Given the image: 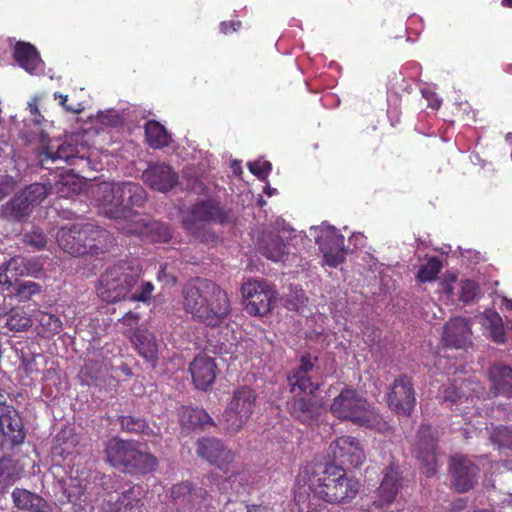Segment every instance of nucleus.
I'll use <instances>...</instances> for the list:
<instances>
[{
  "label": "nucleus",
  "instance_id": "nucleus-1",
  "mask_svg": "<svg viewBox=\"0 0 512 512\" xmlns=\"http://www.w3.org/2000/svg\"><path fill=\"white\" fill-rule=\"evenodd\" d=\"M94 199L101 213L115 220L132 221L147 201V193L132 181L102 182L93 190Z\"/></svg>",
  "mask_w": 512,
  "mask_h": 512
},
{
  "label": "nucleus",
  "instance_id": "nucleus-2",
  "mask_svg": "<svg viewBox=\"0 0 512 512\" xmlns=\"http://www.w3.org/2000/svg\"><path fill=\"white\" fill-rule=\"evenodd\" d=\"M184 308L194 320H223L230 312L227 293L215 282L206 278H194L183 288Z\"/></svg>",
  "mask_w": 512,
  "mask_h": 512
},
{
  "label": "nucleus",
  "instance_id": "nucleus-3",
  "mask_svg": "<svg viewBox=\"0 0 512 512\" xmlns=\"http://www.w3.org/2000/svg\"><path fill=\"white\" fill-rule=\"evenodd\" d=\"M308 498L327 503H342L352 499L358 492V482L348 478L343 467L335 462L318 464L313 469L308 484Z\"/></svg>",
  "mask_w": 512,
  "mask_h": 512
},
{
  "label": "nucleus",
  "instance_id": "nucleus-4",
  "mask_svg": "<svg viewBox=\"0 0 512 512\" xmlns=\"http://www.w3.org/2000/svg\"><path fill=\"white\" fill-rule=\"evenodd\" d=\"M57 242L64 252L75 257L98 255L108 250L112 244V235L92 223H74L59 229Z\"/></svg>",
  "mask_w": 512,
  "mask_h": 512
},
{
  "label": "nucleus",
  "instance_id": "nucleus-5",
  "mask_svg": "<svg viewBox=\"0 0 512 512\" xmlns=\"http://www.w3.org/2000/svg\"><path fill=\"white\" fill-rule=\"evenodd\" d=\"M107 461L130 474H147L158 466L157 458L147 452L144 444L134 440L111 438L105 443Z\"/></svg>",
  "mask_w": 512,
  "mask_h": 512
},
{
  "label": "nucleus",
  "instance_id": "nucleus-6",
  "mask_svg": "<svg viewBox=\"0 0 512 512\" xmlns=\"http://www.w3.org/2000/svg\"><path fill=\"white\" fill-rule=\"evenodd\" d=\"M141 273L142 268L136 260L117 262L101 275L97 295L111 303L124 300L138 284Z\"/></svg>",
  "mask_w": 512,
  "mask_h": 512
},
{
  "label": "nucleus",
  "instance_id": "nucleus-7",
  "mask_svg": "<svg viewBox=\"0 0 512 512\" xmlns=\"http://www.w3.org/2000/svg\"><path fill=\"white\" fill-rule=\"evenodd\" d=\"M330 409L337 418L349 420L359 426L380 430L385 425L383 418L366 398L353 388L342 389L334 398Z\"/></svg>",
  "mask_w": 512,
  "mask_h": 512
},
{
  "label": "nucleus",
  "instance_id": "nucleus-8",
  "mask_svg": "<svg viewBox=\"0 0 512 512\" xmlns=\"http://www.w3.org/2000/svg\"><path fill=\"white\" fill-rule=\"evenodd\" d=\"M212 476H205L200 483L183 481L173 485L171 497L183 512H215L216 500L208 489Z\"/></svg>",
  "mask_w": 512,
  "mask_h": 512
},
{
  "label": "nucleus",
  "instance_id": "nucleus-9",
  "mask_svg": "<svg viewBox=\"0 0 512 512\" xmlns=\"http://www.w3.org/2000/svg\"><path fill=\"white\" fill-rule=\"evenodd\" d=\"M246 312L254 317H264L272 309L277 292L266 280H249L241 287Z\"/></svg>",
  "mask_w": 512,
  "mask_h": 512
},
{
  "label": "nucleus",
  "instance_id": "nucleus-10",
  "mask_svg": "<svg viewBox=\"0 0 512 512\" xmlns=\"http://www.w3.org/2000/svg\"><path fill=\"white\" fill-rule=\"evenodd\" d=\"M437 432L429 425H421L416 433L412 453L425 469L427 477L436 472Z\"/></svg>",
  "mask_w": 512,
  "mask_h": 512
},
{
  "label": "nucleus",
  "instance_id": "nucleus-11",
  "mask_svg": "<svg viewBox=\"0 0 512 512\" xmlns=\"http://www.w3.org/2000/svg\"><path fill=\"white\" fill-rule=\"evenodd\" d=\"M228 220V213L214 199H207L195 203L191 208V217L183 221L185 229L196 238H201L200 223H224Z\"/></svg>",
  "mask_w": 512,
  "mask_h": 512
},
{
  "label": "nucleus",
  "instance_id": "nucleus-12",
  "mask_svg": "<svg viewBox=\"0 0 512 512\" xmlns=\"http://www.w3.org/2000/svg\"><path fill=\"white\" fill-rule=\"evenodd\" d=\"M389 408L400 416L409 417L416 405L412 378L402 374L390 386L387 398Z\"/></svg>",
  "mask_w": 512,
  "mask_h": 512
},
{
  "label": "nucleus",
  "instance_id": "nucleus-13",
  "mask_svg": "<svg viewBox=\"0 0 512 512\" xmlns=\"http://www.w3.org/2000/svg\"><path fill=\"white\" fill-rule=\"evenodd\" d=\"M448 467L452 486L458 493H466L478 483L480 468L467 456H451Z\"/></svg>",
  "mask_w": 512,
  "mask_h": 512
},
{
  "label": "nucleus",
  "instance_id": "nucleus-14",
  "mask_svg": "<svg viewBox=\"0 0 512 512\" xmlns=\"http://www.w3.org/2000/svg\"><path fill=\"white\" fill-rule=\"evenodd\" d=\"M316 242L323 253V261L326 265L336 268L345 261V238L336 228L322 229Z\"/></svg>",
  "mask_w": 512,
  "mask_h": 512
},
{
  "label": "nucleus",
  "instance_id": "nucleus-15",
  "mask_svg": "<svg viewBox=\"0 0 512 512\" xmlns=\"http://www.w3.org/2000/svg\"><path fill=\"white\" fill-rule=\"evenodd\" d=\"M197 455L228 473L234 460V453L215 437H202L196 443Z\"/></svg>",
  "mask_w": 512,
  "mask_h": 512
},
{
  "label": "nucleus",
  "instance_id": "nucleus-16",
  "mask_svg": "<svg viewBox=\"0 0 512 512\" xmlns=\"http://www.w3.org/2000/svg\"><path fill=\"white\" fill-rule=\"evenodd\" d=\"M330 450L333 454L334 461L344 468H358L365 460L364 450L360 442L351 436H342L337 438L330 444Z\"/></svg>",
  "mask_w": 512,
  "mask_h": 512
},
{
  "label": "nucleus",
  "instance_id": "nucleus-17",
  "mask_svg": "<svg viewBox=\"0 0 512 512\" xmlns=\"http://www.w3.org/2000/svg\"><path fill=\"white\" fill-rule=\"evenodd\" d=\"M101 485L104 490H114L124 500L123 508H118L116 512H133L143 505V490L139 485L111 476H103Z\"/></svg>",
  "mask_w": 512,
  "mask_h": 512
},
{
  "label": "nucleus",
  "instance_id": "nucleus-18",
  "mask_svg": "<svg viewBox=\"0 0 512 512\" xmlns=\"http://www.w3.org/2000/svg\"><path fill=\"white\" fill-rule=\"evenodd\" d=\"M317 361L318 358L316 356L314 357L308 353L301 356L298 367L287 377L291 392H294L296 387L301 392L309 393L310 395H314L319 390L320 384L314 383L310 375L318 370L316 366Z\"/></svg>",
  "mask_w": 512,
  "mask_h": 512
},
{
  "label": "nucleus",
  "instance_id": "nucleus-19",
  "mask_svg": "<svg viewBox=\"0 0 512 512\" xmlns=\"http://www.w3.org/2000/svg\"><path fill=\"white\" fill-rule=\"evenodd\" d=\"M143 182L152 190L166 193L178 183V174L164 162L150 163L142 173Z\"/></svg>",
  "mask_w": 512,
  "mask_h": 512
},
{
  "label": "nucleus",
  "instance_id": "nucleus-20",
  "mask_svg": "<svg viewBox=\"0 0 512 512\" xmlns=\"http://www.w3.org/2000/svg\"><path fill=\"white\" fill-rule=\"evenodd\" d=\"M42 270L36 262L22 256L12 257L9 261L0 266V285L9 289L25 275H36Z\"/></svg>",
  "mask_w": 512,
  "mask_h": 512
},
{
  "label": "nucleus",
  "instance_id": "nucleus-21",
  "mask_svg": "<svg viewBox=\"0 0 512 512\" xmlns=\"http://www.w3.org/2000/svg\"><path fill=\"white\" fill-rule=\"evenodd\" d=\"M130 235H138L143 241L151 243H167L172 239V230L169 224L158 220L141 218L133 228L126 231Z\"/></svg>",
  "mask_w": 512,
  "mask_h": 512
},
{
  "label": "nucleus",
  "instance_id": "nucleus-22",
  "mask_svg": "<svg viewBox=\"0 0 512 512\" xmlns=\"http://www.w3.org/2000/svg\"><path fill=\"white\" fill-rule=\"evenodd\" d=\"M189 371L195 387L206 391L215 382L218 367L214 358L206 354H199L190 363Z\"/></svg>",
  "mask_w": 512,
  "mask_h": 512
},
{
  "label": "nucleus",
  "instance_id": "nucleus-23",
  "mask_svg": "<svg viewBox=\"0 0 512 512\" xmlns=\"http://www.w3.org/2000/svg\"><path fill=\"white\" fill-rule=\"evenodd\" d=\"M130 339L139 355L152 367H156L159 360V345L154 333L147 328L138 327L131 333Z\"/></svg>",
  "mask_w": 512,
  "mask_h": 512
},
{
  "label": "nucleus",
  "instance_id": "nucleus-24",
  "mask_svg": "<svg viewBox=\"0 0 512 512\" xmlns=\"http://www.w3.org/2000/svg\"><path fill=\"white\" fill-rule=\"evenodd\" d=\"M401 481L400 472L395 467H386L373 504L376 507H383L392 503L401 487Z\"/></svg>",
  "mask_w": 512,
  "mask_h": 512
},
{
  "label": "nucleus",
  "instance_id": "nucleus-25",
  "mask_svg": "<svg viewBox=\"0 0 512 512\" xmlns=\"http://www.w3.org/2000/svg\"><path fill=\"white\" fill-rule=\"evenodd\" d=\"M78 146L71 141L61 143H49L44 146L40 152V163L43 168L50 169L47 166L49 162L63 161L65 163L78 157Z\"/></svg>",
  "mask_w": 512,
  "mask_h": 512
},
{
  "label": "nucleus",
  "instance_id": "nucleus-26",
  "mask_svg": "<svg viewBox=\"0 0 512 512\" xmlns=\"http://www.w3.org/2000/svg\"><path fill=\"white\" fill-rule=\"evenodd\" d=\"M0 432L12 446L24 442L26 434L21 417L16 410H6L0 414Z\"/></svg>",
  "mask_w": 512,
  "mask_h": 512
},
{
  "label": "nucleus",
  "instance_id": "nucleus-27",
  "mask_svg": "<svg viewBox=\"0 0 512 512\" xmlns=\"http://www.w3.org/2000/svg\"><path fill=\"white\" fill-rule=\"evenodd\" d=\"M287 406L291 416L304 424L313 423L321 411L320 405L305 397H294Z\"/></svg>",
  "mask_w": 512,
  "mask_h": 512
},
{
  "label": "nucleus",
  "instance_id": "nucleus-28",
  "mask_svg": "<svg viewBox=\"0 0 512 512\" xmlns=\"http://www.w3.org/2000/svg\"><path fill=\"white\" fill-rule=\"evenodd\" d=\"M492 383L491 392L495 395L512 397V367L505 364H494L489 369Z\"/></svg>",
  "mask_w": 512,
  "mask_h": 512
},
{
  "label": "nucleus",
  "instance_id": "nucleus-29",
  "mask_svg": "<svg viewBox=\"0 0 512 512\" xmlns=\"http://www.w3.org/2000/svg\"><path fill=\"white\" fill-rule=\"evenodd\" d=\"M13 57L17 64L30 74H35L41 58L37 49L30 43L17 42L13 49Z\"/></svg>",
  "mask_w": 512,
  "mask_h": 512
},
{
  "label": "nucleus",
  "instance_id": "nucleus-30",
  "mask_svg": "<svg viewBox=\"0 0 512 512\" xmlns=\"http://www.w3.org/2000/svg\"><path fill=\"white\" fill-rule=\"evenodd\" d=\"M258 251L274 262L283 261L287 252L286 244L278 233L270 232L263 235L258 243Z\"/></svg>",
  "mask_w": 512,
  "mask_h": 512
},
{
  "label": "nucleus",
  "instance_id": "nucleus-31",
  "mask_svg": "<svg viewBox=\"0 0 512 512\" xmlns=\"http://www.w3.org/2000/svg\"><path fill=\"white\" fill-rule=\"evenodd\" d=\"M470 334L468 322H447L444 326L443 340L447 346L465 348L470 344Z\"/></svg>",
  "mask_w": 512,
  "mask_h": 512
},
{
  "label": "nucleus",
  "instance_id": "nucleus-32",
  "mask_svg": "<svg viewBox=\"0 0 512 512\" xmlns=\"http://www.w3.org/2000/svg\"><path fill=\"white\" fill-rule=\"evenodd\" d=\"M26 201L20 193L15 194L1 206L0 217L10 222L24 221L33 211Z\"/></svg>",
  "mask_w": 512,
  "mask_h": 512
},
{
  "label": "nucleus",
  "instance_id": "nucleus-33",
  "mask_svg": "<svg viewBox=\"0 0 512 512\" xmlns=\"http://www.w3.org/2000/svg\"><path fill=\"white\" fill-rule=\"evenodd\" d=\"M15 506L22 510L32 512H49L50 507L46 500L26 489L15 488L12 492Z\"/></svg>",
  "mask_w": 512,
  "mask_h": 512
},
{
  "label": "nucleus",
  "instance_id": "nucleus-34",
  "mask_svg": "<svg viewBox=\"0 0 512 512\" xmlns=\"http://www.w3.org/2000/svg\"><path fill=\"white\" fill-rule=\"evenodd\" d=\"M144 130L146 142L152 149L167 147L172 141L170 133L158 121H147L144 126Z\"/></svg>",
  "mask_w": 512,
  "mask_h": 512
},
{
  "label": "nucleus",
  "instance_id": "nucleus-35",
  "mask_svg": "<svg viewBox=\"0 0 512 512\" xmlns=\"http://www.w3.org/2000/svg\"><path fill=\"white\" fill-rule=\"evenodd\" d=\"M180 422L183 426L193 429H205L207 426H214L210 415L204 409L198 407H182Z\"/></svg>",
  "mask_w": 512,
  "mask_h": 512
},
{
  "label": "nucleus",
  "instance_id": "nucleus-36",
  "mask_svg": "<svg viewBox=\"0 0 512 512\" xmlns=\"http://www.w3.org/2000/svg\"><path fill=\"white\" fill-rule=\"evenodd\" d=\"M230 404L244 417H250L256 404V394L248 386L239 387L234 391Z\"/></svg>",
  "mask_w": 512,
  "mask_h": 512
},
{
  "label": "nucleus",
  "instance_id": "nucleus-37",
  "mask_svg": "<svg viewBox=\"0 0 512 512\" xmlns=\"http://www.w3.org/2000/svg\"><path fill=\"white\" fill-rule=\"evenodd\" d=\"M51 187L43 183H32L26 186L20 195L26 199L29 206L34 209L35 206L41 204L44 199L50 194Z\"/></svg>",
  "mask_w": 512,
  "mask_h": 512
},
{
  "label": "nucleus",
  "instance_id": "nucleus-38",
  "mask_svg": "<svg viewBox=\"0 0 512 512\" xmlns=\"http://www.w3.org/2000/svg\"><path fill=\"white\" fill-rule=\"evenodd\" d=\"M119 423L122 430L129 433H139L144 435H150L153 430L149 427L147 421L136 415H122L119 417Z\"/></svg>",
  "mask_w": 512,
  "mask_h": 512
},
{
  "label": "nucleus",
  "instance_id": "nucleus-39",
  "mask_svg": "<svg viewBox=\"0 0 512 512\" xmlns=\"http://www.w3.org/2000/svg\"><path fill=\"white\" fill-rule=\"evenodd\" d=\"M17 473L16 466L10 458H0V497L7 492V489L15 482Z\"/></svg>",
  "mask_w": 512,
  "mask_h": 512
},
{
  "label": "nucleus",
  "instance_id": "nucleus-40",
  "mask_svg": "<svg viewBox=\"0 0 512 512\" xmlns=\"http://www.w3.org/2000/svg\"><path fill=\"white\" fill-rule=\"evenodd\" d=\"M249 418L250 417H244L241 413H238V410L233 409L232 405L229 404V407L222 415L220 423L225 430L238 432Z\"/></svg>",
  "mask_w": 512,
  "mask_h": 512
},
{
  "label": "nucleus",
  "instance_id": "nucleus-41",
  "mask_svg": "<svg viewBox=\"0 0 512 512\" xmlns=\"http://www.w3.org/2000/svg\"><path fill=\"white\" fill-rule=\"evenodd\" d=\"M83 374L92 380V383L96 386H101L106 381L108 376L107 367L99 361L90 360L88 361L83 370Z\"/></svg>",
  "mask_w": 512,
  "mask_h": 512
},
{
  "label": "nucleus",
  "instance_id": "nucleus-42",
  "mask_svg": "<svg viewBox=\"0 0 512 512\" xmlns=\"http://www.w3.org/2000/svg\"><path fill=\"white\" fill-rule=\"evenodd\" d=\"M442 267V261L438 257H431L418 270L417 279L421 282H431L436 279Z\"/></svg>",
  "mask_w": 512,
  "mask_h": 512
},
{
  "label": "nucleus",
  "instance_id": "nucleus-43",
  "mask_svg": "<svg viewBox=\"0 0 512 512\" xmlns=\"http://www.w3.org/2000/svg\"><path fill=\"white\" fill-rule=\"evenodd\" d=\"M490 440L500 448H512V428L500 426L490 433Z\"/></svg>",
  "mask_w": 512,
  "mask_h": 512
},
{
  "label": "nucleus",
  "instance_id": "nucleus-44",
  "mask_svg": "<svg viewBox=\"0 0 512 512\" xmlns=\"http://www.w3.org/2000/svg\"><path fill=\"white\" fill-rule=\"evenodd\" d=\"M23 243L35 250H42L46 247L47 239L40 228L33 227L31 231L24 234Z\"/></svg>",
  "mask_w": 512,
  "mask_h": 512
},
{
  "label": "nucleus",
  "instance_id": "nucleus-45",
  "mask_svg": "<svg viewBox=\"0 0 512 512\" xmlns=\"http://www.w3.org/2000/svg\"><path fill=\"white\" fill-rule=\"evenodd\" d=\"M223 512H271V510L263 505H246L243 502L228 501Z\"/></svg>",
  "mask_w": 512,
  "mask_h": 512
},
{
  "label": "nucleus",
  "instance_id": "nucleus-46",
  "mask_svg": "<svg viewBox=\"0 0 512 512\" xmlns=\"http://www.w3.org/2000/svg\"><path fill=\"white\" fill-rule=\"evenodd\" d=\"M41 291V286L33 281H24L19 283L15 287V295L20 297L21 300L27 301L33 295L38 294Z\"/></svg>",
  "mask_w": 512,
  "mask_h": 512
},
{
  "label": "nucleus",
  "instance_id": "nucleus-47",
  "mask_svg": "<svg viewBox=\"0 0 512 512\" xmlns=\"http://www.w3.org/2000/svg\"><path fill=\"white\" fill-rule=\"evenodd\" d=\"M478 292L479 286L475 281L464 280L461 282L459 299L464 303H470L476 298Z\"/></svg>",
  "mask_w": 512,
  "mask_h": 512
},
{
  "label": "nucleus",
  "instance_id": "nucleus-48",
  "mask_svg": "<svg viewBox=\"0 0 512 512\" xmlns=\"http://www.w3.org/2000/svg\"><path fill=\"white\" fill-rule=\"evenodd\" d=\"M466 397V394L461 388L456 387L454 384L446 387L441 392V399L444 403L458 404L462 402V399Z\"/></svg>",
  "mask_w": 512,
  "mask_h": 512
},
{
  "label": "nucleus",
  "instance_id": "nucleus-49",
  "mask_svg": "<svg viewBox=\"0 0 512 512\" xmlns=\"http://www.w3.org/2000/svg\"><path fill=\"white\" fill-rule=\"evenodd\" d=\"M106 497L103 503L104 512H116L118 508H123L124 500L121 499V495L114 490H106Z\"/></svg>",
  "mask_w": 512,
  "mask_h": 512
},
{
  "label": "nucleus",
  "instance_id": "nucleus-50",
  "mask_svg": "<svg viewBox=\"0 0 512 512\" xmlns=\"http://www.w3.org/2000/svg\"><path fill=\"white\" fill-rule=\"evenodd\" d=\"M249 171L258 177L260 180H264L272 170V164L265 160H256L248 164Z\"/></svg>",
  "mask_w": 512,
  "mask_h": 512
},
{
  "label": "nucleus",
  "instance_id": "nucleus-51",
  "mask_svg": "<svg viewBox=\"0 0 512 512\" xmlns=\"http://www.w3.org/2000/svg\"><path fill=\"white\" fill-rule=\"evenodd\" d=\"M17 187L16 179L11 175L0 177V201L9 196Z\"/></svg>",
  "mask_w": 512,
  "mask_h": 512
},
{
  "label": "nucleus",
  "instance_id": "nucleus-52",
  "mask_svg": "<svg viewBox=\"0 0 512 512\" xmlns=\"http://www.w3.org/2000/svg\"><path fill=\"white\" fill-rule=\"evenodd\" d=\"M153 291V284L151 282H145L140 286L139 292L132 294L129 299L133 302L140 301L146 303L151 299Z\"/></svg>",
  "mask_w": 512,
  "mask_h": 512
},
{
  "label": "nucleus",
  "instance_id": "nucleus-53",
  "mask_svg": "<svg viewBox=\"0 0 512 512\" xmlns=\"http://www.w3.org/2000/svg\"><path fill=\"white\" fill-rule=\"evenodd\" d=\"M60 328L61 322H39V324L35 327V331L39 336L48 338L57 332Z\"/></svg>",
  "mask_w": 512,
  "mask_h": 512
},
{
  "label": "nucleus",
  "instance_id": "nucleus-54",
  "mask_svg": "<svg viewBox=\"0 0 512 512\" xmlns=\"http://www.w3.org/2000/svg\"><path fill=\"white\" fill-rule=\"evenodd\" d=\"M490 334L495 342L504 343L506 341V333L504 322H490Z\"/></svg>",
  "mask_w": 512,
  "mask_h": 512
},
{
  "label": "nucleus",
  "instance_id": "nucleus-55",
  "mask_svg": "<svg viewBox=\"0 0 512 512\" xmlns=\"http://www.w3.org/2000/svg\"><path fill=\"white\" fill-rule=\"evenodd\" d=\"M54 98L59 100V104L65 109V111L72 114H80L84 109L81 103H77L74 106L68 104V96L59 92L54 93Z\"/></svg>",
  "mask_w": 512,
  "mask_h": 512
},
{
  "label": "nucleus",
  "instance_id": "nucleus-56",
  "mask_svg": "<svg viewBox=\"0 0 512 512\" xmlns=\"http://www.w3.org/2000/svg\"><path fill=\"white\" fill-rule=\"evenodd\" d=\"M38 103H39V98L37 96H35L28 103V107H29L30 114L34 117L35 124L41 125L44 120V117L39 110Z\"/></svg>",
  "mask_w": 512,
  "mask_h": 512
},
{
  "label": "nucleus",
  "instance_id": "nucleus-57",
  "mask_svg": "<svg viewBox=\"0 0 512 512\" xmlns=\"http://www.w3.org/2000/svg\"><path fill=\"white\" fill-rule=\"evenodd\" d=\"M241 26L240 21H223L220 23V31L223 34H228L237 31Z\"/></svg>",
  "mask_w": 512,
  "mask_h": 512
},
{
  "label": "nucleus",
  "instance_id": "nucleus-58",
  "mask_svg": "<svg viewBox=\"0 0 512 512\" xmlns=\"http://www.w3.org/2000/svg\"><path fill=\"white\" fill-rule=\"evenodd\" d=\"M158 279L165 281L166 284L174 285L177 282L175 276L166 273V265L161 266L158 272Z\"/></svg>",
  "mask_w": 512,
  "mask_h": 512
},
{
  "label": "nucleus",
  "instance_id": "nucleus-59",
  "mask_svg": "<svg viewBox=\"0 0 512 512\" xmlns=\"http://www.w3.org/2000/svg\"><path fill=\"white\" fill-rule=\"evenodd\" d=\"M6 325L11 331L16 332L27 331L31 327L30 322H6Z\"/></svg>",
  "mask_w": 512,
  "mask_h": 512
},
{
  "label": "nucleus",
  "instance_id": "nucleus-60",
  "mask_svg": "<svg viewBox=\"0 0 512 512\" xmlns=\"http://www.w3.org/2000/svg\"><path fill=\"white\" fill-rule=\"evenodd\" d=\"M423 96L428 99L429 107H431L432 109H435V110L440 108L442 101L439 98H437L434 93H428V94L423 93Z\"/></svg>",
  "mask_w": 512,
  "mask_h": 512
},
{
  "label": "nucleus",
  "instance_id": "nucleus-61",
  "mask_svg": "<svg viewBox=\"0 0 512 512\" xmlns=\"http://www.w3.org/2000/svg\"><path fill=\"white\" fill-rule=\"evenodd\" d=\"M33 362H34V357H31V358H27L24 356L22 357L21 366L24 368L26 373H31Z\"/></svg>",
  "mask_w": 512,
  "mask_h": 512
},
{
  "label": "nucleus",
  "instance_id": "nucleus-62",
  "mask_svg": "<svg viewBox=\"0 0 512 512\" xmlns=\"http://www.w3.org/2000/svg\"><path fill=\"white\" fill-rule=\"evenodd\" d=\"M140 318H141V315L139 312L129 310L128 312L125 313V316L123 318H120L119 320L132 321V320H139Z\"/></svg>",
  "mask_w": 512,
  "mask_h": 512
},
{
  "label": "nucleus",
  "instance_id": "nucleus-63",
  "mask_svg": "<svg viewBox=\"0 0 512 512\" xmlns=\"http://www.w3.org/2000/svg\"><path fill=\"white\" fill-rule=\"evenodd\" d=\"M502 307L507 311H512V299L503 298Z\"/></svg>",
  "mask_w": 512,
  "mask_h": 512
},
{
  "label": "nucleus",
  "instance_id": "nucleus-64",
  "mask_svg": "<svg viewBox=\"0 0 512 512\" xmlns=\"http://www.w3.org/2000/svg\"><path fill=\"white\" fill-rule=\"evenodd\" d=\"M502 4L506 7L512 8V0H502Z\"/></svg>",
  "mask_w": 512,
  "mask_h": 512
}]
</instances>
